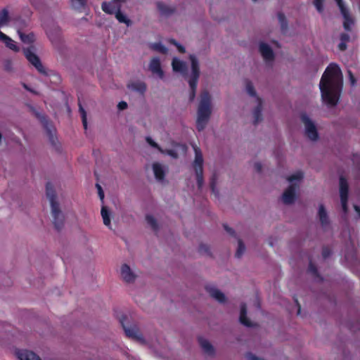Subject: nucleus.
I'll use <instances>...</instances> for the list:
<instances>
[{
	"label": "nucleus",
	"mask_w": 360,
	"mask_h": 360,
	"mask_svg": "<svg viewBox=\"0 0 360 360\" xmlns=\"http://www.w3.org/2000/svg\"><path fill=\"white\" fill-rule=\"evenodd\" d=\"M79 112H80V114L82 116V124L84 126V129H87L86 112L80 103H79Z\"/></svg>",
	"instance_id": "34"
},
{
	"label": "nucleus",
	"mask_w": 360,
	"mask_h": 360,
	"mask_svg": "<svg viewBox=\"0 0 360 360\" xmlns=\"http://www.w3.org/2000/svg\"><path fill=\"white\" fill-rule=\"evenodd\" d=\"M278 19L279 20L282 29H285L288 26V22L285 15L283 13L279 12L278 13Z\"/></svg>",
	"instance_id": "37"
},
{
	"label": "nucleus",
	"mask_w": 360,
	"mask_h": 360,
	"mask_svg": "<svg viewBox=\"0 0 360 360\" xmlns=\"http://www.w3.org/2000/svg\"><path fill=\"white\" fill-rule=\"evenodd\" d=\"M146 220L148 225L154 230L156 231L158 229V226L156 221V219L150 214H147L146 216Z\"/></svg>",
	"instance_id": "31"
},
{
	"label": "nucleus",
	"mask_w": 360,
	"mask_h": 360,
	"mask_svg": "<svg viewBox=\"0 0 360 360\" xmlns=\"http://www.w3.org/2000/svg\"><path fill=\"white\" fill-rule=\"evenodd\" d=\"M217 176L216 174H213L212 176V178L210 179V188L213 193H216L217 192L216 189V185H217Z\"/></svg>",
	"instance_id": "38"
},
{
	"label": "nucleus",
	"mask_w": 360,
	"mask_h": 360,
	"mask_svg": "<svg viewBox=\"0 0 360 360\" xmlns=\"http://www.w3.org/2000/svg\"><path fill=\"white\" fill-rule=\"evenodd\" d=\"M198 342L205 353L208 354H213L214 353V347L208 340L202 338H199Z\"/></svg>",
	"instance_id": "22"
},
{
	"label": "nucleus",
	"mask_w": 360,
	"mask_h": 360,
	"mask_svg": "<svg viewBox=\"0 0 360 360\" xmlns=\"http://www.w3.org/2000/svg\"><path fill=\"white\" fill-rule=\"evenodd\" d=\"M153 169L155 177L158 181H162L165 179V172L163 167L158 162H155L153 165Z\"/></svg>",
	"instance_id": "20"
},
{
	"label": "nucleus",
	"mask_w": 360,
	"mask_h": 360,
	"mask_svg": "<svg viewBox=\"0 0 360 360\" xmlns=\"http://www.w3.org/2000/svg\"><path fill=\"white\" fill-rule=\"evenodd\" d=\"M189 59L191 63L192 74L188 79V84L191 88L189 94V101H193L195 97L198 82L200 76V68L197 58L194 55H191Z\"/></svg>",
	"instance_id": "4"
},
{
	"label": "nucleus",
	"mask_w": 360,
	"mask_h": 360,
	"mask_svg": "<svg viewBox=\"0 0 360 360\" xmlns=\"http://www.w3.org/2000/svg\"><path fill=\"white\" fill-rule=\"evenodd\" d=\"M18 32L20 34V38L23 43L32 44L34 41L35 37H34V34L33 33H30L28 34H25L20 32Z\"/></svg>",
	"instance_id": "29"
},
{
	"label": "nucleus",
	"mask_w": 360,
	"mask_h": 360,
	"mask_svg": "<svg viewBox=\"0 0 360 360\" xmlns=\"http://www.w3.org/2000/svg\"><path fill=\"white\" fill-rule=\"evenodd\" d=\"M302 178L303 174L302 172H297L296 174L289 176L287 179L289 182H292L294 181H300Z\"/></svg>",
	"instance_id": "39"
},
{
	"label": "nucleus",
	"mask_w": 360,
	"mask_h": 360,
	"mask_svg": "<svg viewBox=\"0 0 360 360\" xmlns=\"http://www.w3.org/2000/svg\"><path fill=\"white\" fill-rule=\"evenodd\" d=\"M72 6L76 9L84 8L86 4L87 0H71Z\"/></svg>",
	"instance_id": "35"
},
{
	"label": "nucleus",
	"mask_w": 360,
	"mask_h": 360,
	"mask_svg": "<svg viewBox=\"0 0 360 360\" xmlns=\"http://www.w3.org/2000/svg\"><path fill=\"white\" fill-rule=\"evenodd\" d=\"M344 18L343 27L347 31L352 30V26L354 24L353 18L350 15L349 9L346 7L342 0H335Z\"/></svg>",
	"instance_id": "9"
},
{
	"label": "nucleus",
	"mask_w": 360,
	"mask_h": 360,
	"mask_svg": "<svg viewBox=\"0 0 360 360\" xmlns=\"http://www.w3.org/2000/svg\"><path fill=\"white\" fill-rule=\"evenodd\" d=\"M294 300H295V302L296 303V305L297 307V315H300V312H301V305L299 303V302H298L297 298H294Z\"/></svg>",
	"instance_id": "57"
},
{
	"label": "nucleus",
	"mask_w": 360,
	"mask_h": 360,
	"mask_svg": "<svg viewBox=\"0 0 360 360\" xmlns=\"http://www.w3.org/2000/svg\"><path fill=\"white\" fill-rule=\"evenodd\" d=\"M101 216L103 220V224L110 228V212L108 210L107 207L102 206L101 207Z\"/></svg>",
	"instance_id": "28"
},
{
	"label": "nucleus",
	"mask_w": 360,
	"mask_h": 360,
	"mask_svg": "<svg viewBox=\"0 0 360 360\" xmlns=\"http://www.w3.org/2000/svg\"><path fill=\"white\" fill-rule=\"evenodd\" d=\"M340 200H341L342 211L345 214H347L348 212V206H347L348 199H340Z\"/></svg>",
	"instance_id": "48"
},
{
	"label": "nucleus",
	"mask_w": 360,
	"mask_h": 360,
	"mask_svg": "<svg viewBox=\"0 0 360 360\" xmlns=\"http://www.w3.org/2000/svg\"><path fill=\"white\" fill-rule=\"evenodd\" d=\"M354 209L355 212L358 214L359 217L360 218V207L356 205H354Z\"/></svg>",
	"instance_id": "58"
},
{
	"label": "nucleus",
	"mask_w": 360,
	"mask_h": 360,
	"mask_svg": "<svg viewBox=\"0 0 360 360\" xmlns=\"http://www.w3.org/2000/svg\"><path fill=\"white\" fill-rule=\"evenodd\" d=\"M339 184L340 199H348L349 185L346 178L341 176L340 177Z\"/></svg>",
	"instance_id": "17"
},
{
	"label": "nucleus",
	"mask_w": 360,
	"mask_h": 360,
	"mask_svg": "<svg viewBox=\"0 0 360 360\" xmlns=\"http://www.w3.org/2000/svg\"><path fill=\"white\" fill-rule=\"evenodd\" d=\"M247 357L249 360H264V359L258 357L250 352L247 354Z\"/></svg>",
	"instance_id": "52"
},
{
	"label": "nucleus",
	"mask_w": 360,
	"mask_h": 360,
	"mask_svg": "<svg viewBox=\"0 0 360 360\" xmlns=\"http://www.w3.org/2000/svg\"><path fill=\"white\" fill-rule=\"evenodd\" d=\"M115 14V18L120 22L124 23L127 26H129L131 24V20L128 19L127 17L121 12L120 8L117 11H116Z\"/></svg>",
	"instance_id": "30"
},
{
	"label": "nucleus",
	"mask_w": 360,
	"mask_h": 360,
	"mask_svg": "<svg viewBox=\"0 0 360 360\" xmlns=\"http://www.w3.org/2000/svg\"><path fill=\"white\" fill-rule=\"evenodd\" d=\"M323 101L329 105L338 104L342 87V75L340 67L330 63L323 72L320 84Z\"/></svg>",
	"instance_id": "1"
},
{
	"label": "nucleus",
	"mask_w": 360,
	"mask_h": 360,
	"mask_svg": "<svg viewBox=\"0 0 360 360\" xmlns=\"http://www.w3.org/2000/svg\"><path fill=\"white\" fill-rule=\"evenodd\" d=\"M347 73H348V76H349V82H350V84L352 86H354L356 83V78L354 76L351 70H347Z\"/></svg>",
	"instance_id": "47"
},
{
	"label": "nucleus",
	"mask_w": 360,
	"mask_h": 360,
	"mask_svg": "<svg viewBox=\"0 0 360 360\" xmlns=\"http://www.w3.org/2000/svg\"><path fill=\"white\" fill-rule=\"evenodd\" d=\"M23 86H24V88H25V89H27V90H28V91H32V92H33V93H34V91H32L30 89H29V88H28V86H27L25 84H23Z\"/></svg>",
	"instance_id": "60"
},
{
	"label": "nucleus",
	"mask_w": 360,
	"mask_h": 360,
	"mask_svg": "<svg viewBox=\"0 0 360 360\" xmlns=\"http://www.w3.org/2000/svg\"><path fill=\"white\" fill-rule=\"evenodd\" d=\"M295 185L291 184L288 186V188L284 191L282 199L283 202L285 204L290 205L292 204L295 199Z\"/></svg>",
	"instance_id": "12"
},
{
	"label": "nucleus",
	"mask_w": 360,
	"mask_h": 360,
	"mask_svg": "<svg viewBox=\"0 0 360 360\" xmlns=\"http://www.w3.org/2000/svg\"><path fill=\"white\" fill-rule=\"evenodd\" d=\"M253 115H254V124L256 125L262 120V103L260 101L258 103V105L255 107V108L253 111Z\"/></svg>",
	"instance_id": "27"
},
{
	"label": "nucleus",
	"mask_w": 360,
	"mask_h": 360,
	"mask_svg": "<svg viewBox=\"0 0 360 360\" xmlns=\"http://www.w3.org/2000/svg\"><path fill=\"white\" fill-rule=\"evenodd\" d=\"M211 113V97L207 91H204L200 94V100L198 108L196 128L198 131H201L205 128Z\"/></svg>",
	"instance_id": "2"
},
{
	"label": "nucleus",
	"mask_w": 360,
	"mask_h": 360,
	"mask_svg": "<svg viewBox=\"0 0 360 360\" xmlns=\"http://www.w3.org/2000/svg\"><path fill=\"white\" fill-rule=\"evenodd\" d=\"M96 187L98 190V196H99V198L101 199V200L102 202H103V200H104V192L103 191V188L101 187V186L98 184H96Z\"/></svg>",
	"instance_id": "46"
},
{
	"label": "nucleus",
	"mask_w": 360,
	"mask_h": 360,
	"mask_svg": "<svg viewBox=\"0 0 360 360\" xmlns=\"http://www.w3.org/2000/svg\"><path fill=\"white\" fill-rule=\"evenodd\" d=\"M319 217L321 224L323 226H326L329 224V220H328L326 210L325 209L324 205L322 204L319 205Z\"/></svg>",
	"instance_id": "25"
},
{
	"label": "nucleus",
	"mask_w": 360,
	"mask_h": 360,
	"mask_svg": "<svg viewBox=\"0 0 360 360\" xmlns=\"http://www.w3.org/2000/svg\"><path fill=\"white\" fill-rule=\"evenodd\" d=\"M33 47H29L23 49V53L30 64H32L37 70L41 75H46V68L42 65L39 56L32 51Z\"/></svg>",
	"instance_id": "7"
},
{
	"label": "nucleus",
	"mask_w": 360,
	"mask_h": 360,
	"mask_svg": "<svg viewBox=\"0 0 360 360\" xmlns=\"http://www.w3.org/2000/svg\"><path fill=\"white\" fill-rule=\"evenodd\" d=\"M168 155L172 156V157H174L176 158V153L172 150H167V153Z\"/></svg>",
	"instance_id": "59"
},
{
	"label": "nucleus",
	"mask_w": 360,
	"mask_h": 360,
	"mask_svg": "<svg viewBox=\"0 0 360 360\" xmlns=\"http://www.w3.org/2000/svg\"><path fill=\"white\" fill-rule=\"evenodd\" d=\"M171 44L175 45L178 49V51L181 53H185L186 50H185V48L179 44L175 39H171L170 41Z\"/></svg>",
	"instance_id": "45"
},
{
	"label": "nucleus",
	"mask_w": 360,
	"mask_h": 360,
	"mask_svg": "<svg viewBox=\"0 0 360 360\" xmlns=\"http://www.w3.org/2000/svg\"><path fill=\"white\" fill-rule=\"evenodd\" d=\"M340 41L347 43L349 41V36L347 33H342L340 37Z\"/></svg>",
	"instance_id": "50"
},
{
	"label": "nucleus",
	"mask_w": 360,
	"mask_h": 360,
	"mask_svg": "<svg viewBox=\"0 0 360 360\" xmlns=\"http://www.w3.org/2000/svg\"><path fill=\"white\" fill-rule=\"evenodd\" d=\"M252 1L255 2V1H257V0H252Z\"/></svg>",
	"instance_id": "61"
},
{
	"label": "nucleus",
	"mask_w": 360,
	"mask_h": 360,
	"mask_svg": "<svg viewBox=\"0 0 360 360\" xmlns=\"http://www.w3.org/2000/svg\"><path fill=\"white\" fill-rule=\"evenodd\" d=\"M146 141L153 148H155L158 149L159 151H160L161 153H163L162 148L156 142H155L150 137H149V136L146 137Z\"/></svg>",
	"instance_id": "42"
},
{
	"label": "nucleus",
	"mask_w": 360,
	"mask_h": 360,
	"mask_svg": "<svg viewBox=\"0 0 360 360\" xmlns=\"http://www.w3.org/2000/svg\"><path fill=\"white\" fill-rule=\"evenodd\" d=\"M128 87L133 91L143 94L146 91V85L143 82H135L128 84Z\"/></svg>",
	"instance_id": "24"
},
{
	"label": "nucleus",
	"mask_w": 360,
	"mask_h": 360,
	"mask_svg": "<svg viewBox=\"0 0 360 360\" xmlns=\"http://www.w3.org/2000/svg\"><path fill=\"white\" fill-rule=\"evenodd\" d=\"M127 319V317L126 316H122L120 318V323L123 328L125 335L128 338L143 344L145 340L137 326H127L125 323Z\"/></svg>",
	"instance_id": "6"
},
{
	"label": "nucleus",
	"mask_w": 360,
	"mask_h": 360,
	"mask_svg": "<svg viewBox=\"0 0 360 360\" xmlns=\"http://www.w3.org/2000/svg\"><path fill=\"white\" fill-rule=\"evenodd\" d=\"M127 108V103L125 101H120L117 105V108L120 110H125Z\"/></svg>",
	"instance_id": "53"
},
{
	"label": "nucleus",
	"mask_w": 360,
	"mask_h": 360,
	"mask_svg": "<svg viewBox=\"0 0 360 360\" xmlns=\"http://www.w3.org/2000/svg\"><path fill=\"white\" fill-rule=\"evenodd\" d=\"M198 251L201 254H206V255H210V248L208 245H207L205 244H203V243L200 244L198 248Z\"/></svg>",
	"instance_id": "41"
},
{
	"label": "nucleus",
	"mask_w": 360,
	"mask_h": 360,
	"mask_svg": "<svg viewBox=\"0 0 360 360\" xmlns=\"http://www.w3.org/2000/svg\"><path fill=\"white\" fill-rule=\"evenodd\" d=\"M332 252L330 248L324 246L322 249V256L324 259L328 258L330 256Z\"/></svg>",
	"instance_id": "44"
},
{
	"label": "nucleus",
	"mask_w": 360,
	"mask_h": 360,
	"mask_svg": "<svg viewBox=\"0 0 360 360\" xmlns=\"http://www.w3.org/2000/svg\"><path fill=\"white\" fill-rule=\"evenodd\" d=\"M44 125L46 129L47 133L49 136V139L53 142V135L52 134V129L49 127V124L48 122H46Z\"/></svg>",
	"instance_id": "49"
},
{
	"label": "nucleus",
	"mask_w": 360,
	"mask_h": 360,
	"mask_svg": "<svg viewBox=\"0 0 360 360\" xmlns=\"http://www.w3.org/2000/svg\"><path fill=\"white\" fill-rule=\"evenodd\" d=\"M308 271L312 274L315 276H319V272L318 269L316 266V265L312 262H309V266H308Z\"/></svg>",
	"instance_id": "40"
},
{
	"label": "nucleus",
	"mask_w": 360,
	"mask_h": 360,
	"mask_svg": "<svg viewBox=\"0 0 360 360\" xmlns=\"http://www.w3.org/2000/svg\"><path fill=\"white\" fill-rule=\"evenodd\" d=\"M101 8L108 14H115L116 11L121 8V6L119 0H112L108 2H103Z\"/></svg>",
	"instance_id": "10"
},
{
	"label": "nucleus",
	"mask_w": 360,
	"mask_h": 360,
	"mask_svg": "<svg viewBox=\"0 0 360 360\" xmlns=\"http://www.w3.org/2000/svg\"><path fill=\"white\" fill-rule=\"evenodd\" d=\"M238 249L236 252V257L238 258H240L244 253V252L245 250V245L241 239H238Z\"/></svg>",
	"instance_id": "33"
},
{
	"label": "nucleus",
	"mask_w": 360,
	"mask_h": 360,
	"mask_svg": "<svg viewBox=\"0 0 360 360\" xmlns=\"http://www.w3.org/2000/svg\"><path fill=\"white\" fill-rule=\"evenodd\" d=\"M239 321L241 324L247 326L251 327L252 326V322L248 319L247 316V306L245 303H242L240 305V313Z\"/></svg>",
	"instance_id": "18"
},
{
	"label": "nucleus",
	"mask_w": 360,
	"mask_h": 360,
	"mask_svg": "<svg viewBox=\"0 0 360 360\" xmlns=\"http://www.w3.org/2000/svg\"><path fill=\"white\" fill-rule=\"evenodd\" d=\"M323 1L324 0H314V5L319 13H322L323 11Z\"/></svg>",
	"instance_id": "43"
},
{
	"label": "nucleus",
	"mask_w": 360,
	"mask_h": 360,
	"mask_svg": "<svg viewBox=\"0 0 360 360\" xmlns=\"http://www.w3.org/2000/svg\"><path fill=\"white\" fill-rule=\"evenodd\" d=\"M195 151V160L193 167L195 172L197 184L200 189L204 183L203 177V158L200 149L197 146H193Z\"/></svg>",
	"instance_id": "5"
},
{
	"label": "nucleus",
	"mask_w": 360,
	"mask_h": 360,
	"mask_svg": "<svg viewBox=\"0 0 360 360\" xmlns=\"http://www.w3.org/2000/svg\"><path fill=\"white\" fill-rule=\"evenodd\" d=\"M16 355L19 360H41L34 352L29 350H18Z\"/></svg>",
	"instance_id": "16"
},
{
	"label": "nucleus",
	"mask_w": 360,
	"mask_h": 360,
	"mask_svg": "<svg viewBox=\"0 0 360 360\" xmlns=\"http://www.w3.org/2000/svg\"><path fill=\"white\" fill-rule=\"evenodd\" d=\"M246 90L248 94L252 96H256V91L252 83L250 81H247L246 82Z\"/></svg>",
	"instance_id": "36"
},
{
	"label": "nucleus",
	"mask_w": 360,
	"mask_h": 360,
	"mask_svg": "<svg viewBox=\"0 0 360 360\" xmlns=\"http://www.w3.org/2000/svg\"><path fill=\"white\" fill-rule=\"evenodd\" d=\"M157 7L162 15L169 16L175 12V8L169 7L162 2H158Z\"/></svg>",
	"instance_id": "23"
},
{
	"label": "nucleus",
	"mask_w": 360,
	"mask_h": 360,
	"mask_svg": "<svg viewBox=\"0 0 360 360\" xmlns=\"http://www.w3.org/2000/svg\"><path fill=\"white\" fill-rule=\"evenodd\" d=\"M300 118L305 127L306 136L311 141H316L319 134L314 123L306 113H302Z\"/></svg>",
	"instance_id": "8"
},
{
	"label": "nucleus",
	"mask_w": 360,
	"mask_h": 360,
	"mask_svg": "<svg viewBox=\"0 0 360 360\" xmlns=\"http://www.w3.org/2000/svg\"><path fill=\"white\" fill-rule=\"evenodd\" d=\"M9 21V14L7 8H3L0 11V27L6 25ZM0 37H4V33L0 31Z\"/></svg>",
	"instance_id": "26"
},
{
	"label": "nucleus",
	"mask_w": 360,
	"mask_h": 360,
	"mask_svg": "<svg viewBox=\"0 0 360 360\" xmlns=\"http://www.w3.org/2000/svg\"><path fill=\"white\" fill-rule=\"evenodd\" d=\"M151 48L162 53H166L167 52V49L161 43H154L151 45Z\"/></svg>",
	"instance_id": "32"
},
{
	"label": "nucleus",
	"mask_w": 360,
	"mask_h": 360,
	"mask_svg": "<svg viewBox=\"0 0 360 360\" xmlns=\"http://www.w3.org/2000/svg\"><path fill=\"white\" fill-rule=\"evenodd\" d=\"M46 194L47 198L50 201L54 226L57 231H60L64 225V215L62 213L59 204L56 200V193L53 186L51 182L46 183Z\"/></svg>",
	"instance_id": "3"
},
{
	"label": "nucleus",
	"mask_w": 360,
	"mask_h": 360,
	"mask_svg": "<svg viewBox=\"0 0 360 360\" xmlns=\"http://www.w3.org/2000/svg\"><path fill=\"white\" fill-rule=\"evenodd\" d=\"M205 289L210 295L219 302L224 303L226 302V297L224 294L219 290L211 285H206Z\"/></svg>",
	"instance_id": "15"
},
{
	"label": "nucleus",
	"mask_w": 360,
	"mask_h": 360,
	"mask_svg": "<svg viewBox=\"0 0 360 360\" xmlns=\"http://www.w3.org/2000/svg\"><path fill=\"white\" fill-rule=\"evenodd\" d=\"M338 49L341 51H345L347 49V43L340 41V43L338 44Z\"/></svg>",
	"instance_id": "55"
},
{
	"label": "nucleus",
	"mask_w": 360,
	"mask_h": 360,
	"mask_svg": "<svg viewBox=\"0 0 360 360\" xmlns=\"http://www.w3.org/2000/svg\"><path fill=\"white\" fill-rule=\"evenodd\" d=\"M0 41H2L6 47L15 52H18L20 51V48L16 45L15 42L4 33V37H0Z\"/></svg>",
	"instance_id": "21"
},
{
	"label": "nucleus",
	"mask_w": 360,
	"mask_h": 360,
	"mask_svg": "<svg viewBox=\"0 0 360 360\" xmlns=\"http://www.w3.org/2000/svg\"><path fill=\"white\" fill-rule=\"evenodd\" d=\"M172 68L174 72H179L185 75L187 73V67L183 61L177 58H174L172 63Z\"/></svg>",
	"instance_id": "19"
},
{
	"label": "nucleus",
	"mask_w": 360,
	"mask_h": 360,
	"mask_svg": "<svg viewBox=\"0 0 360 360\" xmlns=\"http://www.w3.org/2000/svg\"><path fill=\"white\" fill-rule=\"evenodd\" d=\"M11 60H6L5 63V69L8 71L11 70Z\"/></svg>",
	"instance_id": "56"
},
{
	"label": "nucleus",
	"mask_w": 360,
	"mask_h": 360,
	"mask_svg": "<svg viewBox=\"0 0 360 360\" xmlns=\"http://www.w3.org/2000/svg\"><path fill=\"white\" fill-rule=\"evenodd\" d=\"M259 52L266 61H272L274 59V54L271 46L264 42L259 44Z\"/></svg>",
	"instance_id": "13"
},
{
	"label": "nucleus",
	"mask_w": 360,
	"mask_h": 360,
	"mask_svg": "<svg viewBox=\"0 0 360 360\" xmlns=\"http://www.w3.org/2000/svg\"><path fill=\"white\" fill-rule=\"evenodd\" d=\"M149 70L154 75H156L160 79H163L164 72L161 68L160 59L153 58L151 59L149 65Z\"/></svg>",
	"instance_id": "11"
},
{
	"label": "nucleus",
	"mask_w": 360,
	"mask_h": 360,
	"mask_svg": "<svg viewBox=\"0 0 360 360\" xmlns=\"http://www.w3.org/2000/svg\"><path fill=\"white\" fill-rule=\"evenodd\" d=\"M254 168L257 173H260L262 168V164L260 162H255L254 165Z\"/></svg>",
	"instance_id": "54"
},
{
	"label": "nucleus",
	"mask_w": 360,
	"mask_h": 360,
	"mask_svg": "<svg viewBox=\"0 0 360 360\" xmlns=\"http://www.w3.org/2000/svg\"><path fill=\"white\" fill-rule=\"evenodd\" d=\"M121 276L127 283H132L136 278V275L131 270L129 266L124 264L121 266Z\"/></svg>",
	"instance_id": "14"
},
{
	"label": "nucleus",
	"mask_w": 360,
	"mask_h": 360,
	"mask_svg": "<svg viewBox=\"0 0 360 360\" xmlns=\"http://www.w3.org/2000/svg\"><path fill=\"white\" fill-rule=\"evenodd\" d=\"M223 226H224V229L226 230V232H227L230 236H235L236 233H235V231H234L233 229H231V228L229 227L226 224H224Z\"/></svg>",
	"instance_id": "51"
}]
</instances>
